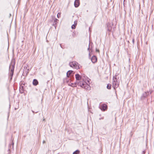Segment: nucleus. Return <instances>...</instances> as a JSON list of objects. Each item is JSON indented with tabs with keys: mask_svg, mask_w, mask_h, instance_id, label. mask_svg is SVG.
<instances>
[{
	"mask_svg": "<svg viewBox=\"0 0 154 154\" xmlns=\"http://www.w3.org/2000/svg\"><path fill=\"white\" fill-rule=\"evenodd\" d=\"M15 63V60L14 59H13L11 60V62L10 65L9 67V73L10 76L11 77V80L12 79L13 75Z\"/></svg>",
	"mask_w": 154,
	"mask_h": 154,
	"instance_id": "nucleus-1",
	"label": "nucleus"
},
{
	"mask_svg": "<svg viewBox=\"0 0 154 154\" xmlns=\"http://www.w3.org/2000/svg\"><path fill=\"white\" fill-rule=\"evenodd\" d=\"M78 85L87 90H90L91 89L90 85L87 84L85 82L83 81L78 82Z\"/></svg>",
	"mask_w": 154,
	"mask_h": 154,
	"instance_id": "nucleus-2",
	"label": "nucleus"
},
{
	"mask_svg": "<svg viewBox=\"0 0 154 154\" xmlns=\"http://www.w3.org/2000/svg\"><path fill=\"white\" fill-rule=\"evenodd\" d=\"M112 87L114 89L117 88L119 86V82L117 81L116 75L114 76L113 78V81L112 82Z\"/></svg>",
	"mask_w": 154,
	"mask_h": 154,
	"instance_id": "nucleus-3",
	"label": "nucleus"
},
{
	"mask_svg": "<svg viewBox=\"0 0 154 154\" xmlns=\"http://www.w3.org/2000/svg\"><path fill=\"white\" fill-rule=\"evenodd\" d=\"M152 92V90H149V91L144 92L142 95L141 99L142 100L144 99L149 94H151Z\"/></svg>",
	"mask_w": 154,
	"mask_h": 154,
	"instance_id": "nucleus-4",
	"label": "nucleus"
},
{
	"mask_svg": "<svg viewBox=\"0 0 154 154\" xmlns=\"http://www.w3.org/2000/svg\"><path fill=\"white\" fill-rule=\"evenodd\" d=\"M69 65L70 67L75 68L76 69H79L78 63L75 62L73 61L72 62L70 63Z\"/></svg>",
	"mask_w": 154,
	"mask_h": 154,
	"instance_id": "nucleus-5",
	"label": "nucleus"
},
{
	"mask_svg": "<svg viewBox=\"0 0 154 154\" xmlns=\"http://www.w3.org/2000/svg\"><path fill=\"white\" fill-rule=\"evenodd\" d=\"M74 4L75 7L77 8L80 5L79 0H75Z\"/></svg>",
	"mask_w": 154,
	"mask_h": 154,
	"instance_id": "nucleus-6",
	"label": "nucleus"
},
{
	"mask_svg": "<svg viewBox=\"0 0 154 154\" xmlns=\"http://www.w3.org/2000/svg\"><path fill=\"white\" fill-rule=\"evenodd\" d=\"M107 109V106L105 104H103L101 106V110H103V111H105Z\"/></svg>",
	"mask_w": 154,
	"mask_h": 154,
	"instance_id": "nucleus-7",
	"label": "nucleus"
},
{
	"mask_svg": "<svg viewBox=\"0 0 154 154\" xmlns=\"http://www.w3.org/2000/svg\"><path fill=\"white\" fill-rule=\"evenodd\" d=\"M91 60L93 63L96 62L97 61V58L96 57L94 56H93L91 58Z\"/></svg>",
	"mask_w": 154,
	"mask_h": 154,
	"instance_id": "nucleus-8",
	"label": "nucleus"
},
{
	"mask_svg": "<svg viewBox=\"0 0 154 154\" xmlns=\"http://www.w3.org/2000/svg\"><path fill=\"white\" fill-rule=\"evenodd\" d=\"M73 71L72 70L69 71L67 72L66 74L67 76L68 77H70L72 76V72Z\"/></svg>",
	"mask_w": 154,
	"mask_h": 154,
	"instance_id": "nucleus-9",
	"label": "nucleus"
},
{
	"mask_svg": "<svg viewBox=\"0 0 154 154\" xmlns=\"http://www.w3.org/2000/svg\"><path fill=\"white\" fill-rule=\"evenodd\" d=\"M75 78L77 80L79 81L81 79V77L79 74H77L75 75Z\"/></svg>",
	"mask_w": 154,
	"mask_h": 154,
	"instance_id": "nucleus-10",
	"label": "nucleus"
},
{
	"mask_svg": "<svg viewBox=\"0 0 154 154\" xmlns=\"http://www.w3.org/2000/svg\"><path fill=\"white\" fill-rule=\"evenodd\" d=\"M32 83L33 85L36 86L38 84V82L36 79H34L33 80Z\"/></svg>",
	"mask_w": 154,
	"mask_h": 154,
	"instance_id": "nucleus-11",
	"label": "nucleus"
},
{
	"mask_svg": "<svg viewBox=\"0 0 154 154\" xmlns=\"http://www.w3.org/2000/svg\"><path fill=\"white\" fill-rule=\"evenodd\" d=\"M112 29L111 25L110 24L108 25L107 26V30L109 32H110Z\"/></svg>",
	"mask_w": 154,
	"mask_h": 154,
	"instance_id": "nucleus-12",
	"label": "nucleus"
},
{
	"mask_svg": "<svg viewBox=\"0 0 154 154\" xmlns=\"http://www.w3.org/2000/svg\"><path fill=\"white\" fill-rule=\"evenodd\" d=\"M80 153V151L79 150H77L76 151H74L72 154H78Z\"/></svg>",
	"mask_w": 154,
	"mask_h": 154,
	"instance_id": "nucleus-13",
	"label": "nucleus"
},
{
	"mask_svg": "<svg viewBox=\"0 0 154 154\" xmlns=\"http://www.w3.org/2000/svg\"><path fill=\"white\" fill-rule=\"evenodd\" d=\"M111 85L109 84H108L107 86V88L108 89H111Z\"/></svg>",
	"mask_w": 154,
	"mask_h": 154,
	"instance_id": "nucleus-14",
	"label": "nucleus"
},
{
	"mask_svg": "<svg viewBox=\"0 0 154 154\" xmlns=\"http://www.w3.org/2000/svg\"><path fill=\"white\" fill-rule=\"evenodd\" d=\"M54 25L55 24H56L57 23L58 21V20L56 18H55L54 20Z\"/></svg>",
	"mask_w": 154,
	"mask_h": 154,
	"instance_id": "nucleus-15",
	"label": "nucleus"
},
{
	"mask_svg": "<svg viewBox=\"0 0 154 154\" xmlns=\"http://www.w3.org/2000/svg\"><path fill=\"white\" fill-rule=\"evenodd\" d=\"M71 27L73 29H75V24H73L72 25Z\"/></svg>",
	"mask_w": 154,
	"mask_h": 154,
	"instance_id": "nucleus-16",
	"label": "nucleus"
},
{
	"mask_svg": "<svg viewBox=\"0 0 154 154\" xmlns=\"http://www.w3.org/2000/svg\"><path fill=\"white\" fill-rule=\"evenodd\" d=\"M60 17V13H58L57 14V17L58 18H59Z\"/></svg>",
	"mask_w": 154,
	"mask_h": 154,
	"instance_id": "nucleus-17",
	"label": "nucleus"
},
{
	"mask_svg": "<svg viewBox=\"0 0 154 154\" xmlns=\"http://www.w3.org/2000/svg\"><path fill=\"white\" fill-rule=\"evenodd\" d=\"M132 42L133 44H134V38H133L132 39Z\"/></svg>",
	"mask_w": 154,
	"mask_h": 154,
	"instance_id": "nucleus-18",
	"label": "nucleus"
},
{
	"mask_svg": "<svg viewBox=\"0 0 154 154\" xmlns=\"http://www.w3.org/2000/svg\"><path fill=\"white\" fill-rule=\"evenodd\" d=\"M77 24V21H75L74 22V24L75 26Z\"/></svg>",
	"mask_w": 154,
	"mask_h": 154,
	"instance_id": "nucleus-19",
	"label": "nucleus"
},
{
	"mask_svg": "<svg viewBox=\"0 0 154 154\" xmlns=\"http://www.w3.org/2000/svg\"><path fill=\"white\" fill-rule=\"evenodd\" d=\"M96 51H97V52H99V51L98 49H96Z\"/></svg>",
	"mask_w": 154,
	"mask_h": 154,
	"instance_id": "nucleus-20",
	"label": "nucleus"
},
{
	"mask_svg": "<svg viewBox=\"0 0 154 154\" xmlns=\"http://www.w3.org/2000/svg\"><path fill=\"white\" fill-rule=\"evenodd\" d=\"M69 85L71 86H72V87H73L74 86L73 85V84L72 83L71 84V85H70V84H69Z\"/></svg>",
	"mask_w": 154,
	"mask_h": 154,
	"instance_id": "nucleus-21",
	"label": "nucleus"
},
{
	"mask_svg": "<svg viewBox=\"0 0 154 154\" xmlns=\"http://www.w3.org/2000/svg\"><path fill=\"white\" fill-rule=\"evenodd\" d=\"M45 141L44 140V141H43V143H45Z\"/></svg>",
	"mask_w": 154,
	"mask_h": 154,
	"instance_id": "nucleus-22",
	"label": "nucleus"
},
{
	"mask_svg": "<svg viewBox=\"0 0 154 154\" xmlns=\"http://www.w3.org/2000/svg\"><path fill=\"white\" fill-rule=\"evenodd\" d=\"M89 46L88 48V50H89Z\"/></svg>",
	"mask_w": 154,
	"mask_h": 154,
	"instance_id": "nucleus-23",
	"label": "nucleus"
},
{
	"mask_svg": "<svg viewBox=\"0 0 154 154\" xmlns=\"http://www.w3.org/2000/svg\"><path fill=\"white\" fill-rule=\"evenodd\" d=\"M143 153H145V152H144V151H143Z\"/></svg>",
	"mask_w": 154,
	"mask_h": 154,
	"instance_id": "nucleus-24",
	"label": "nucleus"
},
{
	"mask_svg": "<svg viewBox=\"0 0 154 154\" xmlns=\"http://www.w3.org/2000/svg\"><path fill=\"white\" fill-rule=\"evenodd\" d=\"M32 112L33 113H34V111H32Z\"/></svg>",
	"mask_w": 154,
	"mask_h": 154,
	"instance_id": "nucleus-25",
	"label": "nucleus"
},
{
	"mask_svg": "<svg viewBox=\"0 0 154 154\" xmlns=\"http://www.w3.org/2000/svg\"><path fill=\"white\" fill-rule=\"evenodd\" d=\"M45 119H43V121H45Z\"/></svg>",
	"mask_w": 154,
	"mask_h": 154,
	"instance_id": "nucleus-26",
	"label": "nucleus"
}]
</instances>
